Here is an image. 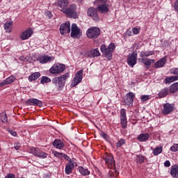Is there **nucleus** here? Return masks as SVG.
I'll return each instance as SVG.
<instances>
[{
	"mask_svg": "<svg viewBox=\"0 0 178 178\" xmlns=\"http://www.w3.org/2000/svg\"><path fill=\"white\" fill-rule=\"evenodd\" d=\"M68 77H70V75L69 73H66L60 76L54 77L52 79V83L56 86L58 91H62L63 90V87H65L66 80H67Z\"/></svg>",
	"mask_w": 178,
	"mask_h": 178,
	"instance_id": "f257e3e1",
	"label": "nucleus"
},
{
	"mask_svg": "<svg viewBox=\"0 0 178 178\" xmlns=\"http://www.w3.org/2000/svg\"><path fill=\"white\" fill-rule=\"evenodd\" d=\"M116 47L115 46V43H111L108 44V47H106V45L102 44L100 47V51L102 54H104L107 58L108 60H111L112 59L113 51H115V49Z\"/></svg>",
	"mask_w": 178,
	"mask_h": 178,
	"instance_id": "f03ea898",
	"label": "nucleus"
},
{
	"mask_svg": "<svg viewBox=\"0 0 178 178\" xmlns=\"http://www.w3.org/2000/svg\"><path fill=\"white\" fill-rule=\"evenodd\" d=\"M108 0H96L95 5H97V10L99 13H108L109 12V4L106 3Z\"/></svg>",
	"mask_w": 178,
	"mask_h": 178,
	"instance_id": "7ed1b4c3",
	"label": "nucleus"
},
{
	"mask_svg": "<svg viewBox=\"0 0 178 178\" xmlns=\"http://www.w3.org/2000/svg\"><path fill=\"white\" fill-rule=\"evenodd\" d=\"M86 35L89 40H97L101 35V29L97 26L90 27L87 30Z\"/></svg>",
	"mask_w": 178,
	"mask_h": 178,
	"instance_id": "20e7f679",
	"label": "nucleus"
},
{
	"mask_svg": "<svg viewBox=\"0 0 178 178\" xmlns=\"http://www.w3.org/2000/svg\"><path fill=\"white\" fill-rule=\"evenodd\" d=\"M77 9V7H76V5L72 4L70 5L67 8H65V10H60V12H63L65 15V16H67L68 17H71L72 19H77V12H76Z\"/></svg>",
	"mask_w": 178,
	"mask_h": 178,
	"instance_id": "39448f33",
	"label": "nucleus"
},
{
	"mask_svg": "<svg viewBox=\"0 0 178 178\" xmlns=\"http://www.w3.org/2000/svg\"><path fill=\"white\" fill-rule=\"evenodd\" d=\"M65 69H66L65 65L56 63L49 69V72L51 73V74H59L62 73Z\"/></svg>",
	"mask_w": 178,
	"mask_h": 178,
	"instance_id": "423d86ee",
	"label": "nucleus"
},
{
	"mask_svg": "<svg viewBox=\"0 0 178 178\" xmlns=\"http://www.w3.org/2000/svg\"><path fill=\"white\" fill-rule=\"evenodd\" d=\"M88 16L92 17L95 22H99V16H98V10L94 7L88 9Z\"/></svg>",
	"mask_w": 178,
	"mask_h": 178,
	"instance_id": "0eeeda50",
	"label": "nucleus"
},
{
	"mask_svg": "<svg viewBox=\"0 0 178 178\" xmlns=\"http://www.w3.org/2000/svg\"><path fill=\"white\" fill-rule=\"evenodd\" d=\"M83 80V70H80L76 72L75 76L74 77L72 82L71 83V87H76L77 84L81 83Z\"/></svg>",
	"mask_w": 178,
	"mask_h": 178,
	"instance_id": "6e6552de",
	"label": "nucleus"
},
{
	"mask_svg": "<svg viewBox=\"0 0 178 178\" xmlns=\"http://www.w3.org/2000/svg\"><path fill=\"white\" fill-rule=\"evenodd\" d=\"M175 111V104L165 103L163 105V115H170Z\"/></svg>",
	"mask_w": 178,
	"mask_h": 178,
	"instance_id": "1a4fd4ad",
	"label": "nucleus"
},
{
	"mask_svg": "<svg viewBox=\"0 0 178 178\" xmlns=\"http://www.w3.org/2000/svg\"><path fill=\"white\" fill-rule=\"evenodd\" d=\"M81 30L79 29L77 24H72L71 28V37L72 38H78V37H81Z\"/></svg>",
	"mask_w": 178,
	"mask_h": 178,
	"instance_id": "9d476101",
	"label": "nucleus"
},
{
	"mask_svg": "<svg viewBox=\"0 0 178 178\" xmlns=\"http://www.w3.org/2000/svg\"><path fill=\"white\" fill-rule=\"evenodd\" d=\"M138 54L136 52L131 53L128 56L127 63L130 67H134L135 65H137Z\"/></svg>",
	"mask_w": 178,
	"mask_h": 178,
	"instance_id": "9b49d317",
	"label": "nucleus"
},
{
	"mask_svg": "<svg viewBox=\"0 0 178 178\" xmlns=\"http://www.w3.org/2000/svg\"><path fill=\"white\" fill-rule=\"evenodd\" d=\"M104 160L105 161L106 165H107L110 169L115 168V159L112 154H106L104 157Z\"/></svg>",
	"mask_w": 178,
	"mask_h": 178,
	"instance_id": "f8f14e48",
	"label": "nucleus"
},
{
	"mask_svg": "<svg viewBox=\"0 0 178 178\" xmlns=\"http://www.w3.org/2000/svg\"><path fill=\"white\" fill-rule=\"evenodd\" d=\"M60 32L62 35L69 34L70 33V22H66L62 24L60 26Z\"/></svg>",
	"mask_w": 178,
	"mask_h": 178,
	"instance_id": "ddd939ff",
	"label": "nucleus"
},
{
	"mask_svg": "<svg viewBox=\"0 0 178 178\" xmlns=\"http://www.w3.org/2000/svg\"><path fill=\"white\" fill-rule=\"evenodd\" d=\"M134 98H136V95H134L133 92H129L126 95V99L124 100V103L128 106H133V102H134Z\"/></svg>",
	"mask_w": 178,
	"mask_h": 178,
	"instance_id": "4468645a",
	"label": "nucleus"
},
{
	"mask_svg": "<svg viewBox=\"0 0 178 178\" xmlns=\"http://www.w3.org/2000/svg\"><path fill=\"white\" fill-rule=\"evenodd\" d=\"M30 151L31 153L33 154V155H35V156H38V158H41L42 159L47 158V153L41 150H38L35 147H32Z\"/></svg>",
	"mask_w": 178,
	"mask_h": 178,
	"instance_id": "2eb2a0df",
	"label": "nucleus"
},
{
	"mask_svg": "<svg viewBox=\"0 0 178 178\" xmlns=\"http://www.w3.org/2000/svg\"><path fill=\"white\" fill-rule=\"evenodd\" d=\"M31 35H33V29L31 28H29L27 30H26L25 31L22 32L20 34L19 37H20L21 40L24 41L26 40H29L30 38V37H31Z\"/></svg>",
	"mask_w": 178,
	"mask_h": 178,
	"instance_id": "dca6fc26",
	"label": "nucleus"
},
{
	"mask_svg": "<svg viewBox=\"0 0 178 178\" xmlns=\"http://www.w3.org/2000/svg\"><path fill=\"white\" fill-rule=\"evenodd\" d=\"M75 165L76 163L74 161V160H70V162L67 163L65 165V174L70 175L72 172H73Z\"/></svg>",
	"mask_w": 178,
	"mask_h": 178,
	"instance_id": "f3484780",
	"label": "nucleus"
},
{
	"mask_svg": "<svg viewBox=\"0 0 178 178\" xmlns=\"http://www.w3.org/2000/svg\"><path fill=\"white\" fill-rule=\"evenodd\" d=\"M55 58L54 56H39L38 57V60L40 63H48V62H52Z\"/></svg>",
	"mask_w": 178,
	"mask_h": 178,
	"instance_id": "a211bd4d",
	"label": "nucleus"
},
{
	"mask_svg": "<svg viewBox=\"0 0 178 178\" xmlns=\"http://www.w3.org/2000/svg\"><path fill=\"white\" fill-rule=\"evenodd\" d=\"M26 104L27 105H31L33 106H42V102L41 100L34 98L29 99Z\"/></svg>",
	"mask_w": 178,
	"mask_h": 178,
	"instance_id": "6ab92c4d",
	"label": "nucleus"
},
{
	"mask_svg": "<svg viewBox=\"0 0 178 178\" xmlns=\"http://www.w3.org/2000/svg\"><path fill=\"white\" fill-rule=\"evenodd\" d=\"M53 146L57 149H63L65 148V143L60 139H55L53 141Z\"/></svg>",
	"mask_w": 178,
	"mask_h": 178,
	"instance_id": "aec40b11",
	"label": "nucleus"
},
{
	"mask_svg": "<svg viewBox=\"0 0 178 178\" xmlns=\"http://www.w3.org/2000/svg\"><path fill=\"white\" fill-rule=\"evenodd\" d=\"M16 80L13 76H9L8 78L6 79L0 83V87H3V86H8V84H12Z\"/></svg>",
	"mask_w": 178,
	"mask_h": 178,
	"instance_id": "412c9836",
	"label": "nucleus"
},
{
	"mask_svg": "<svg viewBox=\"0 0 178 178\" xmlns=\"http://www.w3.org/2000/svg\"><path fill=\"white\" fill-rule=\"evenodd\" d=\"M58 6L61 8V10H65L69 6V0H58Z\"/></svg>",
	"mask_w": 178,
	"mask_h": 178,
	"instance_id": "4be33fe9",
	"label": "nucleus"
},
{
	"mask_svg": "<svg viewBox=\"0 0 178 178\" xmlns=\"http://www.w3.org/2000/svg\"><path fill=\"white\" fill-rule=\"evenodd\" d=\"M166 57H163L160 60H159L154 65L155 67L157 69L159 67H163L165 65H166Z\"/></svg>",
	"mask_w": 178,
	"mask_h": 178,
	"instance_id": "5701e85b",
	"label": "nucleus"
},
{
	"mask_svg": "<svg viewBox=\"0 0 178 178\" xmlns=\"http://www.w3.org/2000/svg\"><path fill=\"white\" fill-rule=\"evenodd\" d=\"M168 95H169L168 88H164L161 89L158 94L159 98H165V97H168Z\"/></svg>",
	"mask_w": 178,
	"mask_h": 178,
	"instance_id": "b1692460",
	"label": "nucleus"
},
{
	"mask_svg": "<svg viewBox=\"0 0 178 178\" xmlns=\"http://www.w3.org/2000/svg\"><path fill=\"white\" fill-rule=\"evenodd\" d=\"M149 138V134H140L137 137V140H139L140 143H143L144 141H147Z\"/></svg>",
	"mask_w": 178,
	"mask_h": 178,
	"instance_id": "393cba45",
	"label": "nucleus"
},
{
	"mask_svg": "<svg viewBox=\"0 0 178 178\" xmlns=\"http://www.w3.org/2000/svg\"><path fill=\"white\" fill-rule=\"evenodd\" d=\"M178 76H166L164 80L165 84H169L170 83H173L174 81H177Z\"/></svg>",
	"mask_w": 178,
	"mask_h": 178,
	"instance_id": "a878e982",
	"label": "nucleus"
},
{
	"mask_svg": "<svg viewBox=\"0 0 178 178\" xmlns=\"http://www.w3.org/2000/svg\"><path fill=\"white\" fill-rule=\"evenodd\" d=\"M140 62L145 65V66H151V63H154L155 62V60L151 59V58H140Z\"/></svg>",
	"mask_w": 178,
	"mask_h": 178,
	"instance_id": "bb28decb",
	"label": "nucleus"
},
{
	"mask_svg": "<svg viewBox=\"0 0 178 178\" xmlns=\"http://www.w3.org/2000/svg\"><path fill=\"white\" fill-rule=\"evenodd\" d=\"M170 175L172 177H177L178 176V165H174L171 167Z\"/></svg>",
	"mask_w": 178,
	"mask_h": 178,
	"instance_id": "cd10ccee",
	"label": "nucleus"
},
{
	"mask_svg": "<svg viewBox=\"0 0 178 178\" xmlns=\"http://www.w3.org/2000/svg\"><path fill=\"white\" fill-rule=\"evenodd\" d=\"M78 169H79V172L83 176H88L90 175V170H88V168L79 166V167H78Z\"/></svg>",
	"mask_w": 178,
	"mask_h": 178,
	"instance_id": "c85d7f7f",
	"label": "nucleus"
},
{
	"mask_svg": "<svg viewBox=\"0 0 178 178\" xmlns=\"http://www.w3.org/2000/svg\"><path fill=\"white\" fill-rule=\"evenodd\" d=\"M41 76V74L40 72H33L29 76V81H35L37 79H38Z\"/></svg>",
	"mask_w": 178,
	"mask_h": 178,
	"instance_id": "c756f323",
	"label": "nucleus"
},
{
	"mask_svg": "<svg viewBox=\"0 0 178 178\" xmlns=\"http://www.w3.org/2000/svg\"><path fill=\"white\" fill-rule=\"evenodd\" d=\"M13 26V22H6L4 24V30H6V33H10L12 31V27Z\"/></svg>",
	"mask_w": 178,
	"mask_h": 178,
	"instance_id": "7c9ffc66",
	"label": "nucleus"
},
{
	"mask_svg": "<svg viewBox=\"0 0 178 178\" xmlns=\"http://www.w3.org/2000/svg\"><path fill=\"white\" fill-rule=\"evenodd\" d=\"M178 91V82L172 83L170 86V92L171 94H175V92H177Z\"/></svg>",
	"mask_w": 178,
	"mask_h": 178,
	"instance_id": "2f4dec72",
	"label": "nucleus"
},
{
	"mask_svg": "<svg viewBox=\"0 0 178 178\" xmlns=\"http://www.w3.org/2000/svg\"><path fill=\"white\" fill-rule=\"evenodd\" d=\"M154 55V51H141L140 56V58H148V56H152Z\"/></svg>",
	"mask_w": 178,
	"mask_h": 178,
	"instance_id": "473e14b6",
	"label": "nucleus"
},
{
	"mask_svg": "<svg viewBox=\"0 0 178 178\" xmlns=\"http://www.w3.org/2000/svg\"><path fill=\"white\" fill-rule=\"evenodd\" d=\"M163 148L162 147V146H158L156 148L154 149L153 150V154L154 155H159V154H161L162 151H163Z\"/></svg>",
	"mask_w": 178,
	"mask_h": 178,
	"instance_id": "72a5a7b5",
	"label": "nucleus"
},
{
	"mask_svg": "<svg viewBox=\"0 0 178 178\" xmlns=\"http://www.w3.org/2000/svg\"><path fill=\"white\" fill-rule=\"evenodd\" d=\"M0 120H1L3 123H8V116L6 115V113H2L0 114Z\"/></svg>",
	"mask_w": 178,
	"mask_h": 178,
	"instance_id": "f704fd0d",
	"label": "nucleus"
},
{
	"mask_svg": "<svg viewBox=\"0 0 178 178\" xmlns=\"http://www.w3.org/2000/svg\"><path fill=\"white\" fill-rule=\"evenodd\" d=\"M120 123L122 129H127V118H120Z\"/></svg>",
	"mask_w": 178,
	"mask_h": 178,
	"instance_id": "c9c22d12",
	"label": "nucleus"
},
{
	"mask_svg": "<svg viewBox=\"0 0 178 178\" xmlns=\"http://www.w3.org/2000/svg\"><path fill=\"white\" fill-rule=\"evenodd\" d=\"M51 78H49L48 76H42L40 83L41 84H45L47 83H51Z\"/></svg>",
	"mask_w": 178,
	"mask_h": 178,
	"instance_id": "e433bc0d",
	"label": "nucleus"
},
{
	"mask_svg": "<svg viewBox=\"0 0 178 178\" xmlns=\"http://www.w3.org/2000/svg\"><path fill=\"white\" fill-rule=\"evenodd\" d=\"M92 58H97V56H101V53L98 49H95L91 51Z\"/></svg>",
	"mask_w": 178,
	"mask_h": 178,
	"instance_id": "4c0bfd02",
	"label": "nucleus"
},
{
	"mask_svg": "<svg viewBox=\"0 0 178 178\" xmlns=\"http://www.w3.org/2000/svg\"><path fill=\"white\" fill-rule=\"evenodd\" d=\"M126 144V140L123 138L119 139L118 141L116 143V147L118 148H120L122 145H124Z\"/></svg>",
	"mask_w": 178,
	"mask_h": 178,
	"instance_id": "58836bf2",
	"label": "nucleus"
},
{
	"mask_svg": "<svg viewBox=\"0 0 178 178\" xmlns=\"http://www.w3.org/2000/svg\"><path fill=\"white\" fill-rule=\"evenodd\" d=\"M54 156H56V158H63V159H65V156H66L65 154L58 152H54Z\"/></svg>",
	"mask_w": 178,
	"mask_h": 178,
	"instance_id": "ea45409f",
	"label": "nucleus"
},
{
	"mask_svg": "<svg viewBox=\"0 0 178 178\" xmlns=\"http://www.w3.org/2000/svg\"><path fill=\"white\" fill-rule=\"evenodd\" d=\"M138 163H143L145 161L144 156L139 154L137 156V159H136Z\"/></svg>",
	"mask_w": 178,
	"mask_h": 178,
	"instance_id": "a19ab883",
	"label": "nucleus"
},
{
	"mask_svg": "<svg viewBox=\"0 0 178 178\" xmlns=\"http://www.w3.org/2000/svg\"><path fill=\"white\" fill-rule=\"evenodd\" d=\"M124 119V118H127V115H126V109L124 108H122L120 110V119Z\"/></svg>",
	"mask_w": 178,
	"mask_h": 178,
	"instance_id": "79ce46f5",
	"label": "nucleus"
},
{
	"mask_svg": "<svg viewBox=\"0 0 178 178\" xmlns=\"http://www.w3.org/2000/svg\"><path fill=\"white\" fill-rule=\"evenodd\" d=\"M170 74H175V76H178V68H171L170 69Z\"/></svg>",
	"mask_w": 178,
	"mask_h": 178,
	"instance_id": "37998d69",
	"label": "nucleus"
},
{
	"mask_svg": "<svg viewBox=\"0 0 178 178\" xmlns=\"http://www.w3.org/2000/svg\"><path fill=\"white\" fill-rule=\"evenodd\" d=\"M170 151H172V152H177V151H178V143L177 144H174L172 146H171Z\"/></svg>",
	"mask_w": 178,
	"mask_h": 178,
	"instance_id": "c03bdc74",
	"label": "nucleus"
},
{
	"mask_svg": "<svg viewBox=\"0 0 178 178\" xmlns=\"http://www.w3.org/2000/svg\"><path fill=\"white\" fill-rule=\"evenodd\" d=\"M150 96L147 95H143L141 97H140V99L141 101H143V102H145V101H148V99H149Z\"/></svg>",
	"mask_w": 178,
	"mask_h": 178,
	"instance_id": "a18cd8bd",
	"label": "nucleus"
},
{
	"mask_svg": "<svg viewBox=\"0 0 178 178\" xmlns=\"http://www.w3.org/2000/svg\"><path fill=\"white\" fill-rule=\"evenodd\" d=\"M8 132L10 133V134H11V136H13V137H17V132L12 130V129H8Z\"/></svg>",
	"mask_w": 178,
	"mask_h": 178,
	"instance_id": "49530a36",
	"label": "nucleus"
},
{
	"mask_svg": "<svg viewBox=\"0 0 178 178\" xmlns=\"http://www.w3.org/2000/svg\"><path fill=\"white\" fill-rule=\"evenodd\" d=\"M132 33H133V34H138V33H140V29H138V28H136V27H134V28H133L132 29Z\"/></svg>",
	"mask_w": 178,
	"mask_h": 178,
	"instance_id": "de8ad7c7",
	"label": "nucleus"
},
{
	"mask_svg": "<svg viewBox=\"0 0 178 178\" xmlns=\"http://www.w3.org/2000/svg\"><path fill=\"white\" fill-rule=\"evenodd\" d=\"M174 9H175V12L178 13V0L175 1V3H174Z\"/></svg>",
	"mask_w": 178,
	"mask_h": 178,
	"instance_id": "09e8293b",
	"label": "nucleus"
},
{
	"mask_svg": "<svg viewBox=\"0 0 178 178\" xmlns=\"http://www.w3.org/2000/svg\"><path fill=\"white\" fill-rule=\"evenodd\" d=\"M20 143H15L14 144V148L15 149H20Z\"/></svg>",
	"mask_w": 178,
	"mask_h": 178,
	"instance_id": "8fccbe9b",
	"label": "nucleus"
},
{
	"mask_svg": "<svg viewBox=\"0 0 178 178\" xmlns=\"http://www.w3.org/2000/svg\"><path fill=\"white\" fill-rule=\"evenodd\" d=\"M4 178H16V176L12 173L7 175Z\"/></svg>",
	"mask_w": 178,
	"mask_h": 178,
	"instance_id": "3c124183",
	"label": "nucleus"
},
{
	"mask_svg": "<svg viewBox=\"0 0 178 178\" xmlns=\"http://www.w3.org/2000/svg\"><path fill=\"white\" fill-rule=\"evenodd\" d=\"M164 166L165 168H169V166H170V161H169L168 160H167L166 161H165L164 163Z\"/></svg>",
	"mask_w": 178,
	"mask_h": 178,
	"instance_id": "603ef678",
	"label": "nucleus"
},
{
	"mask_svg": "<svg viewBox=\"0 0 178 178\" xmlns=\"http://www.w3.org/2000/svg\"><path fill=\"white\" fill-rule=\"evenodd\" d=\"M64 159L65 161H67L68 162H70V161H73L72 159H70V157L69 156H67V154H65V156H64Z\"/></svg>",
	"mask_w": 178,
	"mask_h": 178,
	"instance_id": "864d4df0",
	"label": "nucleus"
},
{
	"mask_svg": "<svg viewBox=\"0 0 178 178\" xmlns=\"http://www.w3.org/2000/svg\"><path fill=\"white\" fill-rule=\"evenodd\" d=\"M101 136L103 137V138H105V139L108 138V135L104 132H102Z\"/></svg>",
	"mask_w": 178,
	"mask_h": 178,
	"instance_id": "5fc2aeb1",
	"label": "nucleus"
},
{
	"mask_svg": "<svg viewBox=\"0 0 178 178\" xmlns=\"http://www.w3.org/2000/svg\"><path fill=\"white\" fill-rule=\"evenodd\" d=\"M127 35H128V37H131V31H127Z\"/></svg>",
	"mask_w": 178,
	"mask_h": 178,
	"instance_id": "6e6d98bb",
	"label": "nucleus"
},
{
	"mask_svg": "<svg viewBox=\"0 0 178 178\" xmlns=\"http://www.w3.org/2000/svg\"><path fill=\"white\" fill-rule=\"evenodd\" d=\"M47 13L49 15V17H52V13H51V11H47Z\"/></svg>",
	"mask_w": 178,
	"mask_h": 178,
	"instance_id": "4d7b16f0",
	"label": "nucleus"
},
{
	"mask_svg": "<svg viewBox=\"0 0 178 178\" xmlns=\"http://www.w3.org/2000/svg\"><path fill=\"white\" fill-rule=\"evenodd\" d=\"M108 178H112V175H110V176L108 177Z\"/></svg>",
	"mask_w": 178,
	"mask_h": 178,
	"instance_id": "13d9d810",
	"label": "nucleus"
}]
</instances>
